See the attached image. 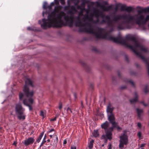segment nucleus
Returning <instances> with one entry per match:
<instances>
[{
	"label": "nucleus",
	"mask_w": 149,
	"mask_h": 149,
	"mask_svg": "<svg viewBox=\"0 0 149 149\" xmlns=\"http://www.w3.org/2000/svg\"><path fill=\"white\" fill-rule=\"evenodd\" d=\"M67 111V113L68 114H70V113H72V110L71 109H70L69 107H68L66 109Z\"/></svg>",
	"instance_id": "31"
},
{
	"label": "nucleus",
	"mask_w": 149,
	"mask_h": 149,
	"mask_svg": "<svg viewBox=\"0 0 149 149\" xmlns=\"http://www.w3.org/2000/svg\"><path fill=\"white\" fill-rule=\"evenodd\" d=\"M24 96V95L23 94V93L21 92L19 93V99L20 101H21L22 100Z\"/></svg>",
	"instance_id": "29"
},
{
	"label": "nucleus",
	"mask_w": 149,
	"mask_h": 149,
	"mask_svg": "<svg viewBox=\"0 0 149 149\" xmlns=\"http://www.w3.org/2000/svg\"><path fill=\"white\" fill-rule=\"evenodd\" d=\"M28 85L32 87L34 86L33 85V81L29 78H27L25 81V84L24 86L23 91L25 96L27 97H29L28 100L31 104H33V100L32 97L33 96L34 92L33 90L29 91V89Z\"/></svg>",
	"instance_id": "4"
},
{
	"label": "nucleus",
	"mask_w": 149,
	"mask_h": 149,
	"mask_svg": "<svg viewBox=\"0 0 149 149\" xmlns=\"http://www.w3.org/2000/svg\"><path fill=\"white\" fill-rule=\"evenodd\" d=\"M136 111L137 113L138 116L139 118L141 117V114L142 113L143 110L142 109H136Z\"/></svg>",
	"instance_id": "26"
},
{
	"label": "nucleus",
	"mask_w": 149,
	"mask_h": 149,
	"mask_svg": "<svg viewBox=\"0 0 149 149\" xmlns=\"http://www.w3.org/2000/svg\"><path fill=\"white\" fill-rule=\"evenodd\" d=\"M76 6H77V8L78 9H81V7L80 6L78 5V4L77 5H76Z\"/></svg>",
	"instance_id": "57"
},
{
	"label": "nucleus",
	"mask_w": 149,
	"mask_h": 149,
	"mask_svg": "<svg viewBox=\"0 0 149 149\" xmlns=\"http://www.w3.org/2000/svg\"><path fill=\"white\" fill-rule=\"evenodd\" d=\"M47 3L46 2H44L43 6V8L44 9H47Z\"/></svg>",
	"instance_id": "37"
},
{
	"label": "nucleus",
	"mask_w": 149,
	"mask_h": 149,
	"mask_svg": "<svg viewBox=\"0 0 149 149\" xmlns=\"http://www.w3.org/2000/svg\"><path fill=\"white\" fill-rule=\"evenodd\" d=\"M137 126L138 127L140 128L141 127V124L139 123H137Z\"/></svg>",
	"instance_id": "56"
},
{
	"label": "nucleus",
	"mask_w": 149,
	"mask_h": 149,
	"mask_svg": "<svg viewBox=\"0 0 149 149\" xmlns=\"http://www.w3.org/2000/svg\"><path fill=\"white\" fill-rule=\"evenodd\" d=\"M97 6L100 7L103 11H108L112 10V5H110L107 6H105L104 5H101L98 1L96 2Z\"/></svg>",
	"instance_id": "14"
},
{
	"label": "nucleus",
	"mask_w": 149,
	"mask_h": 149,
	"mask_svg": "<svg viewBox=\"0 0 149 149\" xmlns=\"http://www.w3.org/2000/svg\"><path fill=\"white\" fill-rule=\"evenodd\" d=\"M82 9H83V10H85V11L86 12V14H88L89 12L90 11V10L89 9H86L84 7H83V8H82Z\"/></svg>",
	"instance_id": "40"
},
{
	"label": "nucleus",
	"mask_w": 149,
	"mask_h": 149,
	"mask_svg": "<svg viewBox=\"0 0 149 149\" xmlns=\"http://www.w3.org/2000/svg\"><path fill=\"white\" fill-rule=\"evenodd\" d=\"M86 4H88L90 2V1L88 0H84Z\"/></svg>",
	"instance_id": "58"
},
{
	"label": "nucleus",
	"mask_w": 149,
	"mask_h": 149,
	"mask_svg": "<svg viewBox=\"0 0 149 149\" xmlns=\"http://www.w3.org/2000/svg\"><path fill=\"white\" fill-rule=\"evenodd\" d=\"M54 131V129L53 128V129H52L51 130H50L48 132V133H50L52 131Z\"/></svg>",
	"instance_id": "50"
},
{
	"label": "nucleus",
	"mask_w": 149,
	"mask_h": 149,
	"mask_svg": "<svg viewBox=\"0 0 149 149\" xmlns=\"http://www.w3.org/2000/svg\"><path fill=\"white\" fill-rule=\"evenodd\" d=\"M129 23L126 22V21L120 22L118 24L117 28L119 30H123L126 29H131L132 28V25L130 26L128 25H126V24H128Z\"/></svg>",
	"instance_id": "13"
},
{
	"label": "nucleus",
	"mask_w": 149,
	"mask_h": 149,
	"mask_svg": "<svg viewBox=\"0 0 149 149\" xmlns=\"http://www.w3.org/2000/svg\"><path fill=\"white\" fill-rule=\"evenodd\" d=\"M27 29L28 30H32V29L31 28V27H28L27 28Z\"/></svg>",
	"instance_id": "63"
},
{
	"label": "nucleus",
	"mask_w": 149,
	"mask_h": 149,
	"mask_svg": "<svg viewBox=\"0 0 149 149\" xmlns=\"http://www.w3.org/2000/svg\"><path fill=\"white\" fill-rule=\"evenodd\" d=\"M114 108L111 105V104L109 103L108 105L107 108V111L109 114H113V111L114 109Z\"/></svg>",
	"instance_id": "17"
},
{
	"label": "nucleus",
	"mask_w": 149,
	"mask_h": 149,
	"mask_svg": "<svg viewBox=\"0 0 149 149\" xmlns=\"http://www.w3.org/2000/svg\"><path fill=\"white\" fill-rule=\"evenodd\" d=\"M46 135H45L44 137L43 140L42 141V142H43L44 143L46 142Z\"/></svg>",
	"instance_id": "45"
},
{
	"label": "nucleus",
	"mask_w": 149,
	"mask_h": 149,
	"mask_svg": "<svg viewBox=\"0 0 149 149\" xmlns=\"http://www.w3.org/2000/svg\"><path fill=\"white\" fill-rule=\"evenodd\" d=\"M125 60L127 62L128 61V58L127 55H125Z\"/></svg>",
	"instance_id": "51"
},
{
	"label": "nucleus",
	"mask_w": 149,
	"mask_h": 149,
	"mask_svg": "<svg viewBox=\"0 0 149 149\" xmlns=\"http://www.w3.org/2000/svg\"><path fill=\"white\" fill-rule=\"evenodd\" d=\"M109 123L107 121H106L105 122L102 124L101 127L102 129H104L105 131L109 128H108L107 129V128L109 127Z\"/></svg>",
	"instance_id": "20"
},
{
	"label": "nucleus",
	"mask_w": 149,
	"mask_h": 149,
	"mask_svg": "<svg viewBox=\"0 0 149 149\" xmlns=\"http://www.w3.org/2000/svg\"><path fill=\"white\" fill-rule=\"evenodd\" d=\"M82 16L79 15V14H78V16L76 17V19L77 20V21L80 20V16Z\"/></svg>",
	"instance_id": "46"
},
{
	"label": "nucleus",
	"mask_w": 149,
	"mask_h": 149,
	"mask_svg": "<svg viewBox=\"0 0 149 149\" xmlns=\"http://www.w3.org/2000/svg\"><path fill=\"white\" fill-rule=\"evenodd\" d=\"M90 4L91 6H92L94 4V3L93 2H90Z\"/></svg>",
	"instance_id": "64"
},
{
	"label": "nucleus",
	"mask_w": 149,
	"mask_h": 149,
	"mask_svg": "<svg viewBox=\"0 0 149 149\" xmlns=\"http://www.w3.org/2000/svg\"><path fill=\"white\" fill-rule=\"evenodd\" d=\"M70 10L68 12V14H70L71 16H73V15L75 14V13L77 11L75 7L74 6H70Z\"/></svg>",
	"instance_id": "18"
},
{
	"label": "nucleus",
	"mask_w": 149,
	"mask_h": 149,
	"mask_svg": "<svg viewBox=\"0 0 149 149\" xmlns=\"http://www.w3.org/2000/svg\"><path fill=\"white\" fill-rule=\"evenodd\" d=\"M120 138L119 147L120 148L123 149L124 145H126L128 143V136L127 135L124 134L120 136Z\"/></svg>",
	"instance_id": "10"
},
{
	"label": "nucleus",
	"mask_w": 149,
	"mask_h": 149,
	"mask_svg": "<svg viewBox=\"0 0 149 149\" xmlns=\"http://www.w3.org/2000/svg\"><path fill=\"white\" fill-rule=\"evenodd\" d=\"M141 103L142 104H143V105L145 106V107H146V106H147V105H146V104H144V102L143 101H142V102H141Z\"/></svg>",
	"instance_id": "61"
},
{
	"label": "nucleus",
	"mask_w": 149,
	"mask_h": 149,
	"mask_svg": "<svg viewBox=\"0 0 149 149\" xmlns=\"http://www.w3.org/2000/svg\"><path fill=\"white\" fill-rule=\"evenodd\" d=\"M137 135L139 137H140L141 136V132H139L137 133Z\"/></svg>",
	"instance_id": "54"
},
{
	"label": "nucleus",
	"mask_w": 149,
	"mask_h": 149,
	"mask_svg": "<svg viewBox=\"0 0 149 149\" xmlns=\"http://www.w3.org/2000/svg\"><path fill=\"white\" fill-rule=\"evenodd\" d=\"M82 2L81 3V5L83 6L84 7L85 4H86L84 0H82Z\"/></svg>",
	"instance_id": "44"
},
{
	"label": "nucleus",
	"mask_w": 149,
	"mask_h": 149,
	"mask_svg": "<svg viewBox=\"0 0 149 149\" xmlns=\"http://www.w3.org/2000/svg\"><path fill=\"white\" fill-rule=\"evenodd\" d=\"M134 95L135 97L133 99H131L130 100V102L131 103L135 102H137L138 100V95L136 92L134 93Z\"/></svg>",
	"instance_id": "22"
},
{
	"label": "nucleus",
	"mask_w": 149,
	"mask_h": 149,
	"mask_svg": "<svg viewBox=\"0 0 149 149\" xmlns=\"http://www.w3.org/2000/svg\"><path fill=\"white\" fill-rule=\"evenodd\" d=\"M128 82L130 83H131V84L134 87H135V86H134V82L132 81H128Z\"/></svg>",
	"instance_id": "48"
},
{
	"label": "nucleus",
	"mask_w": 149,
	"mask_h": 149,
	"mask_svg": "<svg viewBox=\"0 0 149 149\" xmlns=\"http://www.w3.org/2000/svg\"><path fill=\"white\" fill-rule=\"evenodd\" d=\"M15 113L18 114L17 118L19 120H24L25 118V115L23 114L25 109L23 108L22 104L20 103H18L15 104Z\"/></svg>",
	"instance_id": "6"
},
{
	"label": "nucleus",
	"mask_w": 149,
	"mask_h": 149,
	"mask_svg": "<svg viewBox=\"0 0 149 149\" xmlns=\"http://www.w3.org/2000/svg\"><path fill=\"white\" fill-rule=\"evenodd\" d=\"M67 143V141L66 140H65L64 141H63V144H66Z\"/></svg>",
	"instance_id": "62"
},
{
	"label": "nucleus",
	"mask_w": 149,
	"mask_h": 149,
	"mask_svg": "<svg viewBox=\"0 0 149 149\" xmlns=\"http://www.w3.org/2000/svg\"><path fill=\"white\" fill-rule=\"evenodd\" d=\"M40 116L42 117V118H44V113L43 111H41L40 112Z\"/></svg>",
	"instance_id": "41"
},
{
	"label": "nucleus",
	"mask_w": 149,
	"mask_h": 149,
	"mask_svg": "<svg viewBox=\"0 0 149 149\" xmlns=\"http://www.w3.org/2000/svg\"><path fill=\"white\" fill-rule=\"evenodd\" d=\"M93 14H91V16L89 17L88 20V21L92 22L93 23V21L94 20H93Z\"/></svg>",
	"instance_id": "33"
},
{
	"label": "nucleus",
	"mask_w": 149,
	"mask_h": 149,
	"mask_svg": "<svg viewBox=\"0 0 149 149\" xmlns=\"http://www.w3.org/2000/svg\"><path fill=\"white\" fill-rule=\"evenodd\" d=\"M113 131V127H110L107 130L105 131L106 134H103L102 136V139L105 140L104 143H107V139H109L110 141L112 139V132Z\"/></svg>",
	"instance_id": "11"
},
{
	"label": "nucleus",
	"mask_w": 149,
	"mask_h": 149,
	"mask_svg": "<svg viewBox=\"0 0 149 149\" xmlns=\"http://www.w3.org/2000/svg\"><path fill=\"white\" fill-rule=\"evenodd\" d=\"M61 4L62 5H64L65 4V0H59Z\"/></svg>",
	"instance_id": "42"
},
{
	"label": "nucleus",
	"mask_w": 149,
	"mask_h": 149,
	"mask_svg": "<svg viewBox=\"0 0 149 149\" xmlns=\"http://www.w3.org/2000/svg\"><path fill=\"white\" fill-rule=\"evenodd\" d=\"M99 135L98 130H94L93 133V136L95 137H97L99 136Z\"/></svg>",
	"instance_id": "24"
},
{
	"label": "nucleus",
	"mask_w": 149,
	"mask_h": 149,
	"mask_svg": "<svg viewBox=\"0 0 149 149\" xmlns=\"http://www.w3.org/2000/svg\"><path fill=\"white\" fill-rule=\"evenodd\" d=\"M75 25L80 27L79 29L80 32H84L94 34L98 39L106 38L107 34H105L106 31L104 29L98 28L97 29L98 31H95L90 23L88 22L84 23L80 20L76 21Z\"/></svg>",
	"instance_id": "2"
},
{
	"label": "nucleus",
	"mask_w": 149,
	"mask_h": 149,
	"mask_svg": "<svg viewBox=\"0 0 149 149\" xmlns=\"http://www.w3.org/2000/svg\"><path fill=\"white\" fill-rule=\"evenodd\" d=\"M89 16H88V14H86L84 16V17H83L82 19V20H83L84 21H85V19H88L89 18Z\"/></svg>",
	"instance_id": "32"
},
{
	"label": "nucleus",
	"mask_w": 149,
	"mask_h": 149,
	"mask_svg": "<svg viewBox=\"0 0 149 149\" xmlns=\"http://www.w3.org/2000/svg\"><path fill=\"white\" fill-rule=\"evenodd\" d=\"M122 19L126 20V22L130 23L131 21L134 20V16H131L130 15H118L114 17L112 20H111L114 22L115 24V23L114 22H117L118 20L121 19Z\"/></svg>",
	"instance_id": "7"
},
{
	"label": "nucleus",
	"mask_w": 149,
	"mask_h": 149,
	"mask_svg": "<svg viewBox=\"0 0 149 149\" xmlns=\"http://www.w3.org/2000/svg\"><path fill=\"white\" fill-rule=\"evenodd\" d=\"M100 12L99 11L98 9H96L94 10L93 15L96 18V19L93 21V23L95 24H102L106 22V21L103 19L101 22H100L99 19L100 17Z\"/></svg>",
	"instance_id": "12"
},
{
	"label": "nucleus",
	"mask_w": 149,
	"mask_h": 149,
	"mask_svg": "<svg viewBox=\"0 0 149 149\" xmlns=\"http://www.w3.org/2000/svg\"><path fill=\"white\" fill-rule=\"evenodd\" d=\"M108 149H112V145L111 144L109 143L108 145Z\"/></svg>",
	"instance_id": "47"
},
{
	"label": "nucleus",
	"mask_w": 149,
	"mask_h": 149,
	"mask_svg": "<svg viewBox=\"0 0 149 149\" xmlns=\"http://www.w3.org/2000/svg\"><path fill=\"white\" fill-rule=\"evenodd\" d=\"M35 141L33 138L32 137L28 138L27 139L25 140L23 143L26 146L32 144Z\"/></svg>",
	"instance_id": "15"
},
{
	"label": "nucleus",
	"mask_w": 149,
	"mask_h": 149,
	"mask_svg": "<svg viewBox=\"0 0 149 149\" xmlns=\"http://www.w3.org/2000/svg\"><path fill=\"white\" fill-rule=\"evenodd\" d=\"M94 141L93 140H91L88 143V147L89 149H91L93 148Z\"/></svg>",
	"instance_id": "23"
},
{
	"label": "nucleus",
	"mask_w": 149,
	"mask_h": 149,
	"mask_svg": "<svg viewBox=\"0 0 149 149\" xmlns=\"http://www.w3.org/2000/svg\"><path fill=\"white\" fill-rule=\"evenodd\" d=\"M100 17L101 18H104L107 21V24L108 26L111 28L110 32L113 31V27L114 26V23L110 19V16L107 15L105 16L104 14L102 12L100 13Z\"/></svg>",
	"instance_id": "9"
},
{
	"label": "nucleus",
	"mask_w": 149,
	"mask_h": 149,
	"mask_svg": "<svg viewBox=\"0 0 149 149\" xmlns=\"http://www.w3.org/2000/svg\"><path fill=\"white\" fill-rule=\"evenodd\" d=\"M136 16V17L135 19H134V20L131 21L135 20L136 24L139 26L140 25H144L145 24L147 21H148V19H147V16L146 18H145L144 16L142 15H140L139 16L137 15ZM133 16L134 17V16Z\"/></svg>",
	"instance_id": "8"
},
{
	"label": "nucleus",
	"mask_w": 149,
	"mask_h": 149,
	"mask_svg": "<svg viewBox=\"0 0 149 149\" xmlns=\"http://www.w3.org/2000/svg\"><path fill=\"white\" fill-rule=\"evenodd\" d=\"M63 7L60 5L55 6L54 11L49 14L47 19H43L42 23L41 20L38 21L39 24H41V27L44 29L52 27L54 28H59L66 25L64 21L62 19V17H64V20L69 24V26L71 27L74 19L73 16L66 15L65 13L63 11L58 13Z\"/></svg>",
	"instance_id": "1"
},
{
	"label": "nucleus",
	"mask_w": 149,
	"mask_h": 149,
	"mask_svg": "<svg viewBox=\"0 0 149 149\" xmlns=\"http://www.w3.org/2000/svg\"><path fill=\"white\" fill-rule=\"evenodd\" d=\"M120 5H121V4L120 3L116 5V7L114 8V10L116 12L118 11V7H120Z\"/></svg>",
	"instance_id": "36"
},
{
	"label": "nucleus",
	"mask_w": 149,
	"mask_h": 149,
	"mask_svg": "<svg viewBox=\"0 0 149 149\" xmlns=\"http://www.w3.org/2000/svg\"><path fill=\"white\" fill-rule=\"evenodd\" d=\"M62 108V104L61 102H60L59 104L58 108L61 110Z\"/></svg>",
	"instance_id": "43"
},
{
	"label": "nucleus",
	"mask_w": 149,
	"mask_h": 149,
	"mask_svg": "<svg viewBox=\"0 0 149 149\" xmlns=\"http://www.w3.org/2000/svg\"><path fill=\"white\" fill-rule=\"evenodd\" d=\"M105 34H107L106 38H104V39H107L111 40L113 42L118 43L120 44L124 45L128 47L126 44L128 45L126 43V40H130L134 42V46L135 47L136 46H139V42L137 41L135 37L133 36H128L126 38L122 37L120 35L118 36L117 37H112L110 35L109 33L107 32H105Z\"/></svg>",
	"instance_id": "3"
},
{
	"label": "nucleus",
	"mask_w": 149,
	"mask_h": 149,
	"mask_svg": "<svg viewBox=\"0 0 149 149\" xmlns=\"http://www.w3.org/2000/svg\"><path fill=\"white\" fill-rule=\"evenodd\" d=\"M108 120L110 123L112 124V125L116 123L115 121V116L113 114H108Z\"/></svg>",
	"instance_id": "16"
},
{
	"label": "nucleus",
	"mask_w": 149,
	"mask_h": 149,
	"mask_svg": "<svg viewBox=\"0 0 149 149\" xmlns=\"http://www.w3.org/2000/svg\"><path fill=\"white\" fill-rule=\"evenodd\" d=\"M68 6H65L64 8V9L65 10H69V7H70V4L69 3H68Z\"/></svg>",
	"instance_id": "35"
},
{
	"label": "nucleus",
	"mask_w": 149,
	"mask_h": 149,
	"mask_svg": "<svg viewBox=\"0 0 149 149\" xmlns=\"http://www.w3.org/2000/svg\"><path fill=\"white\" fill-rule=\"evenodd\" d=\"M138 45H139V46H136L135 47L131 45L126 44V45L136 55L140 57L141 59L146 62L147 66L148 67V65H149V64L148 62L146 59L140 53L137 52L136 50V49L137 48L139 47L140 48L141 50L143 51L144 52L147 53L148 52V49L146 47L141 46L139 43L138 44Z\"/></svg>",
	"instance_id": "5"
},
{
	"label": "nucleus",
	"mask_w": 149,
	"mask_h": 149,
	"mask_svg": "<svg viewBox=\"0 0 149 149\" xmlns=\"http://www.w3.org/2000/svg\"><path fill=\"white\" fill-rule=\"evenodd\" d=\"M112 127H113V128H116L117 130L118 131L119 130H121L122 129L118 125L117 123H116L115 124H114V125H112Z\"/></svg>",
	"instance_id": "27"
},
{
	"label": "nucleus",
	"mask_w": 149,
	"mask_h": 149,
	"mask_svg": "<svg viewBox=\"0 0 149 149\" xmlns=\"http://www.w3.org/2000/svg\"><path fill=\"white\" fill-rule=\"evenodd\" d=\"M84 11H85L84 10L82 9V8L81 9V10L79 12L78 14L79 15L83 16V12Z\"/></svg>",
	"instance_id": "38"
},
{
	"label": "nucleus",
	"mask_w": 149,
	"mask_h": 149,
	"mask_svg": "<svg viewBox=\"0 0 149 149\" xmlns=\"http://www.w3.org/2000/svg\"><path fill=\"white\" fill-rule=\"evenodd\" d=\"M71 149H76V147L74 146H71Z\"/></svg>",
	"instance_id": "55"
},
{
	"label": "nucleus",
	"mask_w": 149,
	"mask_h": 149,
	"mask_svg": "<svg viewBox=\"0 0 149 149\" xmlns=\"http://www.w3.org/2000/svg\"><path fill=\"white\" fill-rule=\"evenodd\" d=\"M145 145H146L145 143L141 144L140 146V147L141 148L143 147Z\"/></svg>",
	"instance_id": "60"
},
{
	"label": "nucleus",
	"mask_w": 149,
	"mask_h": 149,
	"mask_svg": "<svg viewBox=\"0 0 149 149\" xmlns=\"http://www.w3.org/2000/svg\"><path fill=\"white\" fill-rule=\"evenodd\" d=\"M136 8L140 9V10H138L137 11L139 13H141L142 12H144L145 13L147 12L149 13V7L142 9V8L140 6H137Z\"/></svg>",
	"instance_id": "19"
},
{
	"label": "nucleus",
	"mask_w": 149,
	"mask_h": 149,
	"mask_svg": "<svg viewBox=\"0 0 149 149\" xmlns=\"http://www.w3.org/2000/svg\"><path fill=\"white\" fill-rule=\"evenodd\" d=\"M17 143V142L16 141H14V142L13 143V145H14L15 146H16Z\"/></svg>",
	"instance_id": "52"
},
{
	"label": "nucleus",
	"mask_w": 149,
	"mask_h": 149,
	"mask_svg": "<svg viewBox=\"0 0 149 149\" xmlns=\"http://www.w3.org/2000/svg\"><path fill=\"white\" fill-rule=\"evenodd\" d=\"M23 103L24 105L29 107L30 111H32L33 109L32 106L28 104L27 99H24L23 100Z\"/></svg>",
	"instance_id": "21"
},
{
	"label": "nucleus",
	"mask_w": 149,
	"mask_h": 149,
	"mask_svg": "<svg viewBox=\"0 0 149 149\" xmlns=\"http://www.w3.org/2000/svg\"><path fill=\"white\" fill-rule=\"evenodd\" d=\"M148 91V86H146L144 89V92L145 93H147Z\"/></svg>",
	"instance_id": "39"
},
{
	"label": "nucleus",
	"mask_w": 149,
	"mask_h": 149,
	"mask_svg": "<svg viewBox=\"0 0 149 149\" xmlns=\"http://www.w3.org/2000/svg\"><path fill=\"white\" fill-rule=\"evenodd\" d=\"M47 9H49L50 10H51L52 9V6H51V5L47 6Z\"/></svg>",
	"instance_id": "49"
},
{
	"label": "nucleus",
	"mask_w": 149,
	"mask_h": 149,
	"mask_svg": "<svg viewBox=\"0 0 149 149\" xmlns=\"http://www.w3.org/2000/svg\"><path fill=\"white\" fill-rule=\"evenodd\" d=\"M126 88V87L125 86H122V87H121L120 88V89L121 90H123V89L125 88Z\"/></svg>",
	"instance_id": "59"
},
{
	"label": "nucleus",
	"mask_w": 149,
	"mask_h": 149,
	"mask_svg": "<svg viewBox=\"0 0 149 149\" xmlns=\"http://www.w3.org/2000/svg\"><path fill=\"white\" fill-rule=\"evenodd\" d=\"M120 7H121L120 10L121 11H125V9L126 8V6L125 5H120Z\"/></svg>",
	"instance_id": "30"
},
{
	"label": "nucleus",
	"mask_w": 149,
	"mask_h": 149,
	"mask_svg": "<svg viewBox=\"0 0 149 149\" xmlns=\"http://www.w3.org/2000/svg\"><path fill=\"white\" fill-rule=\"evenodd\" d=\"M44 132H42L40 134L39 137L36 140V142H37L38 143H39L40 142V140H41L42 137L44 135Z\"/></svg>",
	"instance_id": "25"
},
{
	"label": "nucleus",
	"mask_w": 149,
	"mask_h": 149,
	"mask_svg": "<svg viewBox=\"0 0 149 149\" xmlns=\"http://www.w3.org/2000/svg\"><path fill=\"white\" fill-rule=\"evenodd\" d=\"M56 117H54V118L52 119H51L50 120L51 121H55L56 120Z\"/></svg>",
	"instance_id": "53"
},
{
	"label": "nucleus",
	"mask_w": 149,
	"mask_h": 149,
	"mask_svg": "<svg viewBox=\"0 0 149 149\" xmlns=\"http://www.w3.org/2000/svg\"><path fill=\"white\" fill-rule=\"evenodd\" d=\"M133 8L131 6H127L126 7L125 11H127L128 12H131L133 10Z\"/></svg>",
	"instance_id": "28"
},
{
	"label": "nucleus",
	"mask_w": 149,
	"mask_h": 149,
	"mask_svg": "<svg viewBox=\"0 0 149 149\" xmlns=\"http://www.w3.org/2000/svg\"><path fill=\"white\" fill-rule=\"evenodd\" d=\"M72 1H74V4L75 6L77 5L79 2V0H71Z\"/></svg>",
	"instance_id": "34"
}]
</instances>
